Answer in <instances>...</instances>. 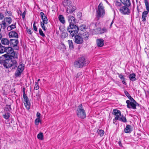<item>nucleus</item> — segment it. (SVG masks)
I'll use <instances>...</instances> for the list:
<instances>
[{
    "label": "nucleus",
    "instance_id": "1",
    "mask_svg": "<svg viewBox=\"0 0 149 149\" xmlns=\"http://www.w3.org/2000/svg\"><path fill=\"white\" fill-rule=\"evenodd\" d=\"M5 58V63L4 66L6 68H12V69H15L17 66V64L16 60L18 59L17 58H15L13 56H9Z\"/></svg>",
    "mask_w": 149,
    "mask_h": 149
},
{
    "label": "nucleus",
    "instance_id": "2",
    "mask_svg": "<svg viewBox=\"0 0 149 149\" xmlns=\"http://www.w3.org/2000/svg\"><path fill=\"white\" fill-rule=\"evenodd\" d=\"M89 63V61L86 60L84 56L79 58L78 60L74 63V65L77 68H81L87 65Z\"/></svg>",
    "mask_w": 149,
    "mask_h": 149
},
{
    "label": "nucleus",
    "instance_id": "3",
    "mask_svg": "<svg viewBox=\"0 0 149 149\" xmlns=\"http://www.w3.org/2000/svg\"><path fill=\"white\" fill-rule=\"evenodd\" d=\"M76 114L79 118L84 119L86 118V112L81 104H80L78 106L76 111Z\"/></svg>",
    "mask_w": 149,
    "mask_h": 149
},
{
    "label": "nucleus",
    "instance_id": "4",
    "mask_svg": "<svg viewBox=\"0 0 149 149\" xmlns=\"http://www.w3.org/2000/svg\"><path fill=\"white\" fill-rule=\"evenodd\" d=\"M79 30L78 27L75 24L70 25L68 27V31L70 33V35L73 37L77 35Z\"/></svg>",
    "mask_w": 149,
    "mask_h": 149
},
{
    "label": "nucleus",
    "instance_id": "5",
    "mask_svg": "<svg viewBox=\"0 0 149 149\" xmlns=\"http://www.w3.org/2000/svg\"><path fill=\"white\" fill-rule=\"evenodd\" d=\"M6 52L7 54L2 55V56H4V58H7L9 56H13L15 58H17V54L15 53L13 49L11 47H6Z\"/></svg>",
    "mask_w": 149,
    "mask_h": 149
},
{
    "label": "nucleus",
    "instance_id": "6",
    "mask_svg": "<svg viewBox=\"0 0 149 149\" xmlns=\"http://www.w3.org/2000/svg\"><path fill=\"white\" fill-rule=\"evenodd\" d=\"M98 18L103 17L105 13V10L104 7L102 3H100L98 7V10L97 11Z\"/></svg>",
    "mask_w": 149,
    "mask_h": 149
},
{
    "label": "nucleus",
    "instance_id": "7",
    "mask_svg": "<svg viewBox=\"0 0 149 149\" xmlns=\"http://www.w3.org/2000/svg\"><path fill=\"white\" fill-rule=\"evenodd\" d=\"M144 3H145L146 9L147 10L143 11L142 14V21L145 22L146 21V17L149 12V4L148 0H144Z\"/></svg>",
    "mask_w": 149,
    "mask_h": 149
},
{
    "label": "nucleus",
    "instance_id": "8",
    "mask_svg": "<svg viewBox=\"0 0 149 149\" xmlns=\"http://www.w3.org/2000/svg\"><path fill=\"white\" fill-rule=\"evenodd\" d=\"M129 7L125 5L123 6L120 8L119 11L123 15H129L131 13V10L128 8Z\"/></svg>",
    "mask_w": 149,
    "mask_h": 149
},
{
    "label": "nucleus",
    "instance_id": "9",
    "mask_svg": "<svg viewBox=\"0 0 149 149\" xmlns=\"http://www.w3.org/2000/svg\"><path fill=\"white\" fill-rule=\"evenodd\" d=\"M24 65L23 64H21L19 65L15 72V76L17 77L19 76L24 70Z\"/></svg>",
    "mask_w": 149,
    "mask_h": 149
},
{
    "label": "nucleus",
    "instance_id": "10",
    "mask_svg": "<svg viewBox=\"0 0 149 149\" xmlns=\"http://www.w3.org/2000/svg\"><path fill=\"white\" fill-rule=\"evenodd\" d=\"M23 97L24 98V103L26 108L28 110L30 109V107L31 106L30 102L29 101V99L27 96Z\"/></svg>",
    "mask_w": 149,
    "mask_h": 149
},
{
    "label": "nucleus",
    "instance_id": "11",
    "mask_svg": "<svg viewBox=\"0 0 149 149\" xmlns=\"http://www.w3.org/2000/svg\"><path fill=\"white\" fill-rule=\"evenodd\" d=\"M113 114L116 116L114 119H113V123H115L114 122L115 120H117L119 119L120 116H121V112L119 110L116 109H114L113 110Z\"/></svg>",
    "mask_w": 149,
    "mask_h": 149
},
{
    "label": "nucleus",
    "instance_id": "12",
    "mask_svg": "<svg viewBox=\"0 0 149 149\" xmlns=\"http://www.w3.org/2000/svg\"><path fill=\"white\" fill-rule=\"evenodd\" d=\"M68 21L70 24V25L74 24L76 23V19L72 15H67Z\"/></svg>",
    "mask_w": 149,
    "mask_h": 149
},
{
    "label": "nucleus",
    "instance_id": "13",
    "mask_svg": "<svg viewBox=\"0 0 149 149\" xmlns=\"http://www.w3.org/2000/svg\"><path fill=\"white\" fill-rule=\"evenodd\" d=\"M74 42L77 44H81L83 43V38L79 35H76L74 39Z\"/></svg>",
    "mask_w": 149,
    "mask_h": 149
},
{
    "label": "nucleus",
    "instance_id": "14",
    "mask_svg": "<svg viewBox=\"0 0 149 149\" xmlns=\"http://www.w3.org/2000/svg\"><path fill=\"white\" fill-rule=\"evenodd\" d=\"M126 103L127 104V107L128 108L133 109H136L135 102H131L130 100H128L126 101Z\"/></svg>",
    "mask_w": 149,
    "mask_h": 149
},
{
    "label": "nucleus",
    "instance_id": "15",
    "mask_svg": "<svg viewBox=\"0 0 149 149\" xmlns=\"http://www.w3.org/2000/svg\"><path fill=\"white\" fill-rule=\"evenodd\" d=\"M76 9L75 6L71 5L67 8L66 12L68 13H71L75 10Z\"/></svg>",
    "mask_w": 149,
    "mask_h": 149
},
{
    "label": "nucleus",
    "instance_id": "16",
    "mask_svg": "<svg viewBox=\"0 0 149 149\" xmlns=\"http://www.w3.org/2000/svg\"><path fill=\"white\" fill-rule=\"evenodd\" d=\"M18 42V41L17 39H11L9 42L10 46L13 47L17 46Z\"/></svg>",
    "mask_w": 149,
    "mask_h": 149
},
{
    "label": "nucleus",
    "instance_id": "17",
    "mask_svg": "<svg viewBox=\"0 0 149 149\" xmlns=\"http://www.w3.org/2000/svg\"><path fill=\"white\" fill-rule=\"evenodd\" d=\"M9 36L10 38H18V36L17 33L13 31H12L9 33Z\"/></svg>",
    "mask_w": 149,
    "mask_h": 149
},
{
    "label": "nucleus",
    "instance_id": "18",
    "mask_svg": "<svg viewBox=\"0 0 149 149\" xmlns=\"http://www.w3.org/2000/svg\"><path fill=\"white\" fill-rule=\"evenodd\" d=\"M40 14L42 20V22H44V23L45 24H47L48 23V20L46 16L45 15L44 13L43 12H41L40 13Z\"/></svg>",
    "mask_w": 149,
    "mask_h": 149
},
{
    "label": "nucleus",
    "instance_id": "19",
    "mask_svg": "<svg viewBox=\"0 0 149 149\" xmlns=\"http://www.w3.org/2000/svg\"><path fill=\"white\" fill-rule=\"evenodd\" d=\"M104 40L102 39H99L96 40V43L97 46L99 47H102L104 44Z\"/></svg>",
    "mask_w": 149,
    "mask_h": 149
},
{
    "label": "nucleus",
    "instance_id": "20",
    "mask_svg": "<svg viewBox=\"0 0 149 149\" xmlns=\"http://www.w3.org/2000/svg\"><path fill=\"white\" fill-rule=\"evenodd\" d=\"M71 3L72 2L68 0H64L62 2V4L63 6L65 7H67V8L71 5Z\"/></svg>",
    "mask_w": 149,
    "mask_h": 149
},
{
    "label": "nucleus",
    "instance_id": "21",
    "mask_svg": "<svg viewBox=\"0 0 149 149\" xmlns=\"http://www.w3.org/2000/svg\"><path fill=\"white\" fill-rule=\"evenodd\" d=\"M122 3L124 5L130 6L131 4L130 0H120Z\"/></svg>",
    "mask_w": 149,
    "mask_h": 149
},
{
    "label": "nucleus",
    "instance_id": "22",
    "mask_svg": "<svg viewBox=\"0 0 149 149\" xmlns=\"http://www.w3.org/2000/svg\"><path fill=\"white\" fill-rule=\"evenodd\" d=\"M119 77L123 83L125 85L127 84L125 82V78L124 77V75L121 74H118Z\"/></svg>",
    "mask_w": 149,
    "mask_h": 149
},
{
    "label": "nucleus",
    "instance_id": "23",
    "mask_svg": "<svg viewBox=\"0 0 149 149\" xmlns=\"http://www.w3.org/2000/svg\"><path fill=\"white\" fill-rule=\"evenodd\" d=\"M132 131V130L131 128V126L129 125H127L124 129L125 132L130 133Z\"/></svg>",
    "mask_w": 149,
    "mask_h": 149
},
{
    "label": "nucleus",
    "instance_id": "24",
    "mask_svg": "<svg viewBox=\"0 0 149 149\" xmlns=\"http://www.w3.org/2000/svg\"><path fill=\"white\" fill-rule=\"evenodd\" d=\"M129 78L130 81H135L136 79L135 74L132 73L130 74L129 76Z\"/></svg>",
    "mask_w": 149,
    "mask_h": 149
},
{
    "label": "nucleus",
    "instance_id": "25",
    "mask_svg": "<svg viewBox=\"0 0 149 149\" xmlns=\"http://www.w3.org/2000/svg\"><path fill=\"white\" fill-rule=\"evenodd\" d=\"M10 41L7 38H3L1 40V42L3 45H8L9 44Z\"/></svg>",
    "mask_w": 149,
    "mask_h": 149
},
{
    "label": "nucleus",
    "instance_id": "26",
    "mask_svg": "<svg viewBox=\"0 0 149 149\" xmlns=\"http://www.w3.org/2000/svg\"><path fill=\"white\" fill-rule=\"evenodd\" d=\"M3 21H5V23H7V24H9L11 23L12 20L10 17H6L4 18Z\"/></svg>",
    "mask_w": 149,
    "mask_h": 149
},
{
    "label": "nucleus",
    "instance_id": "27",
    "mask_svg": "<svg viewBox=\"0 0 149 149\" xmlns=\"http://www.w3.org/2000/svg\"><path fill=\"white\" fill-rule=\"evenodd\" d=\"M58 19L60 22L63 24H64L65 23V18L62 15H60L58 17Z\"/></svg>",
    "mask_w": 149,
    "mask_h": 149
},
{
    "label": "nucleus",
    "instance_id": "28",
    "mask_svg": "<svg viewBox=\"0 0 149 149\" xmlns=\"http://www.w3.org/2000/svg\"><path fill=\"white\" fill-rule=\"evenodd\" d=\"M6 47L2 45L0 43V53H3L6 52Z\"/></svg>",
    "mask_w": 149,
    "mask_h": 149
},
{
    "label": "nucleus",
    "instance_id": "29",
    "mask_svg": "<svg viewBox=\"0 0 149 149\" xmlns=\"http://www.w3.org/2000/svg\"><path fill=\"white\" fill-rule=\"evenodd\" d=\"M68 42L69 45V49L71 50H73L74 49V46L72 40H68Z\"/></svg>",
    "mask_w": 149,
    "mask_h": 149
},
{
    "label": "nucleus",
    "instance_id": "30",
    "mask_svg": "<svg viewBox=\"0 0 149 149\" xmlns=\"http://www.w3.org/2000/svg\"><path fill=\"white\" fill-rule=\"evenodd\" d=\"M68 34L67 32H63L61 34V37L62 39H64L68 37Z\"/></svg>",
    "mask_w": 149,
    "mask_h": 149
},
{
    "label": "nucleus",
    "instance_id": "31",
    "mask_svg": "<svg viewBox=\"0 0 149 149\" xmlns=\"http://www.w3.org/2000/svg\"><path fill=\"white\" fill-rule=\"evenodd\" d=\"M121 117H119V119L117 120H119L124 123H126L127 122V119L126 118L123 116V115H121Z\"/></svg>",
    "mask_w": 149,
    "mask_h": 149
},
{
    "label": "nucleus",
    "instance_id": "32",
    "mask_svg": "<svg viewBox=\"0 0 149 149\" xmlns=\"http://www.w3.org/2000/svg\"><path fill=\"white\" fill-rule=\"evenodd\" d=\"M82 36L84 39L87 40L88 39V37L89 36V33L87 32H84L83 33Z\"/></svg>",
    "mask_w": 149,
    "mask_h": 149
},
{
    "label": "nucleus",
    "instance_id": "33",
    "mask_svg": "<svg viewBox=\"0 0 149 149\" xmlns=\"http://www.w3.org/2000/svg\"><path fill=\"white\" fill-rule=\"evenodd\" d=\"M5 22L3 21L1 22V24H0V25H1V28L3 29H5L7 26L6 24H7L5 23Z\"/></svg>",
    "mask_w": 149,
    "mask_h": 149
},
{
    "label": "nucleus",
    "instance_id": "34",
    "mask_svg": "<svg viewBox=\"0 0 149 149\" xmlns=\"http://www.w3.org/2000/svg\"><path fill=\"white\" fill-rule=\"evenodd\" d=\"M79 30L81 31H86V26L85 25L83 24L80 25L79 27Z\"/></svg>",
    "mask_w": 149,
    "mask_h": 149
},
{
    "label": "nucleus",
    "instance_id": "35",
    "mask_svg": "<svg viewBox=\"0 0 149 149\" xmlns=\"http://www.w3.org/2000/svg\"><path fill=\"white\" fill-rule=\"evenodd\" d=\"M37 137L38 139L40 140H43V133L42 132H40L38 134Z\"/></svg>",
    "mask_w": 149,
    "mask_h": 149
},
{
    "label": "nucleus",
    "instance_id": "36",
    "mask_svg": "<svg viewBox=\"0 0 149 149\" xmlns=\"http://www.w3.org/2000/svg\"><path fill=\"white\" fill-rule=\"evenodd\" d=\"M5 16L9 17L12 16V14L10 10H6L5 12Z\"/></svg>",
    "mask_w": 149,
    "mask_h": 149
},
{
    "label": "nucleus",
    "instance_id": "37",
    "mask_svg": "<svg viewBox=\"0 0 149 149\" xmlns=\"http://www.w3.org/2000/svg\"><path fill=\"white\" fill-rule=\"evenodd\" d=\"M10 115V114L9 112H7L5 113L3 115V117L5 119L7 120L9 118Z\"/></svg>",
    "mask_w": 149,
    "mask_h": 149
},
{
    "label": "nucleus",
    "instance_id": "38",
    "mask_svg": "<svg viewBox=\"0 0 149 149\" xmlns=\"http://www.w3.org/2000/svg\"><path fill=\"white\" fill-rule=\"evenodd\" d=\"M97 132L100 135V136H102L104 134V131L102 130H97Z\"/></svg>",
    "mask_w": 149,
    "mask_h": 149
},
{
    "label": "nucleus",
    "instance_id": "39",
    "mask_svg": "<svg viewBox=\"0 0 149 149\" xmlns=\"http://www.w3.org/2000/svg\"><path fill=\"white\" fill-rule=\"evenodd\" d=\"M39 123H41V121L40 118H37L35 120V123L36 125H38L39 124Z\"/></svg>",
    "mask_w": 149,
    "mask_h": 149
},
{
    "label": "nucleus",
    "instance_id": "40",
    "mask_svg": "<svg viewBox=\"0 0 149 149\" xmlns=\"http://www.w3.org/2000/svg\"><path fill=\"white\" fill-rule=\"evenodd\" d=\"M26 10H25L24 12L23 13H22V11L20 10H19V13H20V15H21L22 16V17L23 19H24V18L25 17V15H26Z\"/></svg>",
    "mask_w": 149,
    "mask_h": 149
},
{
    "label": "nucleus",
    "instance_id": "41",
    "mask_svg": "<svg viewBox=\"0 0 149 149\" xmlns=\"http://www.w3.org/2000/svg\"><path fill=\"white\" fill-rule=\"evenodd\" d=\"M3 56H0V64H3L4 65V64L5 63V59H3L2 58Z\"/></svg>",
    "mask_w": 149,
    "mask_h": 149
},
{
    "label": "nucleus",
    "instance_id": "42",
    "mask_svg": "<svg viewBox=\"0 0 149 149\" xmlns=\"http://www.w3.org/2000/svg\"><path fill=\"white\" fill-rule=\"evenodd\" d=\"M107 29L105 28H103L102 29H101L100 30V33H103L105 32H107Z\"/></svg>",
    "mask_w": 149,
    "mask_h": 149
},
{
    "label": "nucleus",
    "instance_id": "43",
    "mask_svg": "<svg viewBox=\"0 0 149 149\" xmlns=\"http://www.w3.org/2000/svg\"><path fill=\"white\" fill-rule=\"evenodd\" d=\"M124 93L126 95V96L128 97L129 99L131 97L130 94L126 90H125L124 91Z\"/></svg>",
    "mask_w": 149,
    "mask_h": 149
},
{
    "label": "nucleus",
    "instance_id": "44",
    "mask_svg": "<svg viewBox=\"0 0 149 149\" xmlns=\"http://www.w3.org/2000/svg\"><path fill=\"white\" fill-rule=\"evenodd\" d=\"M39 32L40 35L43 37L45 36V34L43 33L42 30L41 29H39Z\"/></svg>",
    "mask_w": 149,
    "mask_h": 149
},
{
    "label": "nucleus",
    "instance_id": "45",
    "mask_svg": "<svg viewBox=\"0 0 149 149\" xmlns=\"http://www.w3.org/2000/svg\"><path fill=\"white\" fill-rule=\"evenodd\" d=\"M115 4L116 6L117 7L120 6L121 5V4L120 2L116 1L115 2Z\"/></svg>",
    "mask_w": 149,
    "mask_h": 149
},
{
    "label": "nucleus",
    "instance_id": "46",
    "mask_svg": "<svg viewBox=\"0 0 149 149\" xmlns=\"http://www.w3.org/2000/svg\"><path fill=\"white\" fill-rule=\"evenodd\" d=\"M34 88L36 90H38L39 88V86L38 82H37L36 83L35 86L34 87Z\"/></svg>",
    "mask_w": 149,
    "mask_h": 149
},
{
    "label": "nucleus",
    "instance_id": "47",
    "mask_svg": "<svg viewBox=\"0 0 149 149\" xmlns=\"http://www.w3.org/2000/svg\"><path fill=\"white\" fill-rule=\"evenodd\" d=\"M26 30L28 33L29 34L31 35L32 33V32H31V30L30 29H28V28H26Z\"/></svg>",
    "mask_w": 149,
    "mask_h": 149
},
{
    "label": "nucleus",
    "instance_id": "48",
    "mask_svg": "<svg viewBox=\"0 0 149 149\" xmlns=\"http://www.w3.org/2000/svg\"><path fill=\"white\" fill-rule=\"evenodd\" d=\"M25 88L24 87L22 89V91L23 93V97H24L25 96H27L26 95L25 93Z\"/></svg>",
    "mask_w": 149,
    "mask_h": 149
},
{
    "label": "nucleus",
    "instance_id": "49",
    "mask_svg": "<svg viewBox=\"0 0 149 149\" xmlns=\"http://www.w3.org/2000/svg\"><path fill=\"white\" fill-rule=\"evenodd\" d=\"M77 16L79 18H81L82 16V13L81 12H79L77 13Z\"/></svg>",
    "mask_w": 149,
    "mask_h": 149
},
{
    "label": "nucleus",
    "instance_id": "50",
    "mask_svg": "<svg viewBox=\"0 0 149 149\" xmlns=\"http://www.w3.org/2000/svg\"><path fill=\"white\" fill-rule=\"evenodd\" d=\"M10 28H11L12 30L16 28V26L15 24H12L10 25Z\"/></svg>",
    "mask_w": 149,
    "mask_h": 149
},
{
    "label": "nucleus",
    "instance_id": "51",
    "mask_svg": "<svg viewBox=\"0 0 149 149\" xmlns=\"http://www.w3.org/2000/svg\"><path fill=\"white\" fill-rule=\"evenodd\" d=\"M4 17V16L3 14L0 13V19H2Z\"/></svg>",
    "mask_w": 149,
    "mask_h": 149
},
{
    "label": "nucleus",
    "instance_id": "52",
    "mask_svg": "<svg viewBox=\"0 0 149 149\" xmlns=\"http://www.w3.org/2000/svg\"><path fill=\"white\" fill-rule=\"evenodd\" d=\"M82 75V72H78L77 75V76L76 77L77 78H78L80 76H81Z\"/></svg>",
    "mask_w": 149,
    "mask_h": 149
},
{
    "label": "nucleus",
    "instance_id": "53",
    "mask_svg": "<svg viewBox=\"0 0 149 149\" xmlns=\"http://www.w3.org/2000/svg\"><path fill=\"white\" fill-rule=\"evenodd\" d=\"M33 29L35 31H37V28L36 26V25L35 24V22L33 24Z\"/></svg>",
    "mask_w": 149,
    "mask_h": 149
},
{
    "label": "nucleus",
    "instance_id": "54",
    "mask_svg": "<svg viewBox=\"0 0 149 149\" xmlns=\"http://www.w3.org/2000/svg\"><path fill=\"white\" fill-rule=\"evenodd\" d=\"M129 99L131 101V102H136V101L134 99L131 97Z\"/></svg>",
    "mask_w": 149,
    "mask_h": 149
},
{
    "label": "nucleus",
    "instance_id": "55",
    "mask_svg": "<svg viewBox=\"0 0 149 149\" xmlns=\"http://www.w3.org/2000/svg\"><path fill=\"white\" fill-rule=\"evenodd\" d=\"M40 114L39 112H37L36 114V116L37 117V118H40Z\"/></svg>",
    "mask_w": 149,
    "mask_h": 149
},
{
    "label": "nucleus",
    "instance_id": "56",
    "mask_svg": "<svg viewBox=\"0 0 149 149\" xmlns=\"http://www.w3.org/2000/svg\"><path fill=\"white\" fill-rule=\"evenodd\" d=\"M44 24H45V23H44V22H41L40 23V24H41V27H43V26H45V25H44Z\"/></svg>",
    "mask_w": 149,
    "mask_h": 149
},
{
    "label": "nucleus",
    "instance_id": "57",
    "mask_svg": "<svg viewBox=\"0 0 149 149\" xmlns=\"http://www.w3.org/2000/svg\"><path fill=\"white\" fill-rule=\"evenodd\" d=\"M36 95L37 97L38 98H40V94L38 93Z\"/></svg>",
    "mask_w": 149,
    "mask_h": 149
},
{
    "label": "nucleus",
    "instance_id": "58",
    "mask_svg": "<svg viewBox=\"0 0 149 149\" xmlns=\"http://www.w3.org/2000/svg\"><path fill=\"white\" fill-rule=\"evenodd\" d=\"M118 144L119 145V146L120 147H122V144L121 143V142L120 141H119L118 142Z\"/></svg>",
    "mask_w": 149,
    "mask_h": 149
},
{
    "label": "nucleus",
    "instance_id": "59",
    "mask_svg": "<svg viewBox=\"0 0 149 149\" xmlns=\"http://www.w3.org/2000/svg\"><path fill=\"white\" fill-rule=\"evenodd\" d=\"M7 108L8 109V110H9L11 109V106L10 105H7Z\"/></svg>",
    "mask_w": 149,
    "mask_h": 149
},
{
    "label": "nucleus",
    "instance_id": "60",
    "mask_svg": "<svg viewBox=\"0 0 149 149\" xmlns=\"http://www.w3.org/2000/svg\"><path fill=\"white\" fill-rule=\"evenodd\" d=\"M42 29L44 30V31H46L47 29V28L45 27V26H43V27H42Z\"/></svg>",
    "mask_w": 149,
    "mask_h": 149
},
{
    "label": "nucleus",
    "instance_id": "61",
    "mask_svg": "<svg viewBox=\"0 0 149 149\" xmlns=\"http://www.w3.org/2000/svg\"><path fill=\"white\" fill-rule=\"evenodd\" d=\"M10 28V26L8 27L7 28V29L8 31H10L12 30L11 28Z\"/></svg>",
    "mask_w": 149,
    "mask_h": 149
},
{
    "label": "nucleus",
    "instance_id": "62",
    "mask_svg": "<svg viewBox=\"0 0 149 149\" xmlns=\"http://www.w3.org/2000/svg\"><path fill=\"white\" fill-rule=\"evenodd\" d=\"M135 104L136 105V107L137 106H139V104L138 103H137L136 102H135Z\"/></svg>",
    "mask_w": 149,
    "mask_h": 149
},
{
    "label": "nucleus",
    "instance_id": "63",
    "mask_svg": "<svg viewBox=\"0 0 149 149\" xmlns=\"http://www.w3.org/2000/svg\"><path fill=\"white\" fill-rule=\"evenodd\" d=\"M113 20L112 21V22H111V24H110V27L111 28V26L113 24Z\"/></svg>",
    "mask_w": 149,
    "mask_h": 149
},
{
    "label": "nucleus",
    "instance_id": "64",
    "mask_svg": "<svg viewBox=\"0 0 149 149\" xmlns=\"http://www.w3.org/2000/svg\"><path fill=\"white\" fill-rule=\"evenodd\" d=\"M2 36L1 33H0V40L2 38Z\"/></svg>",
    "mask_w": 149,
    "mask_h": 149
}]
</instances>
